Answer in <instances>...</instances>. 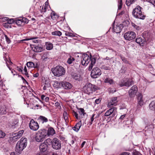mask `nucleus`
I'll return each instance as SVG.
<instances>
[{"mask_svg":"<svg viewBox=\"0 0 155 155\" xmlns=\"http://www.w3.org/2000/svg\"><path fill=\"white\" fill-rule=\"evenodd\" d=\"M137 91V87L136 85L132 87L128 91L129 95L131 97H134Z\"/></svg>","mask_w":155,"mask_h":155,"instance_id":"nucleus-14","label":"nucleus"},{"mask_svg":"<svg viewBox=\"0 0 155 155\" xmlns=\"http://www.w3.org/2000/svg\"><path fill=\"white\" fill-rule=\"evenodd\" d=\"M29 126L30 129L33 131L37 130L39 128L38 123L35 122L33 119L30 120Z\"/></svg>","mask_w":155,"mask_h":155,"instance_id":"nucleus-12","label":"nucleus"},{"mask_svg":"<svg viewBox=\"0 0 155 155\" xmlns=\"http://www.w3.org/2000/svg\"><path fill=\"white\" fill-rule=\"evenodd\" d=\"M49 98L48 97H45L44 99L46 102H48L49 101Z\"/></svg>","mask_w":155,"mask_h":155,"instance_id":"nucleus-59","label":"nucleus"},{"mask_svg":"<svg viewBox=\"0 0 155 155\" xmlns=\"http://www.w3.org/2000/svg\"><path fill=\"white\" fill-rule=\"evenodd\" d=\"M101 100L100 98L96 99L95 101V102L96 104H99L101 102Z\"/></svg>","mask_w":155,"mask_h":155,"instance_id":"nucleus-54","label":"nucleus"},{"mask_svg":"<svg viewBox=\"0 0 155 155\" xmlns=\"http://www.w3.org/2000/svg\"><path fill=\"white\" fill-rule=\"evenodd\" d=\"M23 74H25L28 77H29V76L28 75V74L27 72H23Z\"/></svg>","mask_w":155,"mask_h":155,"instance_id":"nucleus-64","label":"nucleus"},{"mask_svg":"<svg viewBox=\"0 0 155 155\" xmlns=\"http://www.w3.org/2000/svg\"><path fill=\"white\" fill-rule=\"evenodd\" d=\"M38 38L36 37H32L30 38H26L25 39H23V40H22V41H28V40H33L32 41L33 42H34V43H37L38 42V41H39V40H38V39L35 40V39Z\"/></svg>","mask_w":155,"mask_h":155,"instance_id":"nucleus-26","label":"nucleus"},{"mask_svg":"<svg viewBox=\"0 0 155 155\" xmlns=\"http://www.w3.org/2000/svg\"><path fill=\"white\" fill-rule=\"evenodd\" d=\"M120 57L121 59H122V61H123L125 62H127V60H126V58H125L124 57H122V55H120Z\"/></svg>","mask_w":155,"mask_h":155,"instance_id":"nucleus-53","label":"nucleus"},{"mask_svg":"<svg viewBox=\"0 0 155 155\" xmlns=\"http://www.w3.org/2000/svg\"><path fill=\"white\" fill-rule=\"evenodd\" d=\"M72 113L73 115L77 119L78 118V114L74 110H73L72 111Z\"/></svg>","mask_w":155,"mask_h":155,"instance_id":"nucleus-45","label":"nucleus"},{"mask_svg":"<svg viewBox=\"0 0 155 155\" xmlns=\"http://www.w3.org/2000/svg\"><path fill=\"white\" fill-rule=\"evenodd\" d=\"M27 144V138H21L16 144L15 151L19 154L21 153L22 151L26 147Z\"/></svg>","mask_w":155,"mask_h":155,"instance_id":"nucleus-3","label":"nucleus"},{"mask_svg":"<svg viewBox=\"0 0 155 155\" xmlns=\"http://www.w3.org/2000/svg\"><path fill=\"white\" fill-rule=\"evenodd\" d=\"M144 41V40L141 37L137 38L136 40V42L141 46L143 45Z\"/></svg>","mask_w":155,"mask_h":155,"instance_id":"nucleus-21","label":"nucleus"},{"mask_svg":"<svg viewBox=\"0 0 155 155\" xmlns=\"http://www.w3.org/2000/svg\"><path fill=\"white\" fill-rule=\"evenodd\" d=\"M33 47V51L36 52H39L43 51V48L41 45H35Z\"/></svg>","mask_w":155,"mask_h":155,"instance_id":"nucleus-16","label":"nucleus"},{"mask_svg":"<svg viewBox=\"0 0 155 155\" xmlns=\"http://www.w3.org/2000/svg\"><path fill=\"white\" fill-rule=\"evenodd\" d=\"M16 23L18 25H21L23 23V21L22 18L18 19L16 20Z\"/></svg>","mask_w":155,"mask_h":155,"instance_id":"nucleus-37","label":"nucleus"},{"mask_svg":"<svg viewBox=\"0 0 155 155\" xmlns=\"http://www.w3.org/2000/svg\"><path fill=\"white\" fill-rule=\"evenodd\" d=\"M101 68L105 70H110V68L109 66H106L105 65H102Z\"/></svg>","mask_w":155,"mask_h":155,"instance_id":"nucleus-46","label":"nucleus"},{"mask_svg":"<svg viewBox=\"0 0 155 155\" xmlns=\"http://www.w3.org/2000/svg\"><path fill=\"white\" fill-rule=\"evenodd\" d=\"M18 122L15 120H12L9 122L8 125L10 127H12L15 126Z\"/></svg>","mask_w":155,"mask_h":155,"instance_id":"nucleus-28","label":"nucleus"},{"mask_svg":"<svg viewBox=\"0 0 155 155\" xmlns=\"http://www.w3.org/2000/svg\"><path fill=\"white\" fill-rule=\"evenodd\" d=\"M39 74L38 73H36V74H34L33 75V76L34 77H38V76H39Z\"/></svg>","mask_w":155,"mask_h":155,"instance_id":"nucleus-62","label":"nucleus"},{"mask_svg":"<svg viewBox=\"0 0 155 155\" xmlns=\"http://www.w3.org/2000/svg\"><path fill=\"white\" fill-rule=\"evenodd\" d=\"M104 82L105 83H109L110 84L113 83V81L112 79L109 78L105 79L104 80Z\"/></svg>","mask_w":155,"mask_h":155,"instance_id":"nucleus-35","label":"nucleus"},{"mask_svg":"<svg viewBox=\"0 0 155 155\" xmlns=\"http://www.w3.org/2000/svg\"><path fill=\"white\" fill-rule=\"evenodd\" d=\"M143 96L141 94H139L137 96V100L138 104L142 106L143 105L144 102L143 100Z\"/></svg>","mask_w":155,"mask_h":155,"instance_id":"nucleus-18","label":"nucleus"},{"mask_svg":"<svg viewBox=\"0 0 155 155\" xmlns=\"http://www.w3.org/2000/svg\"><path fill=\"white\" fill-rule=\"evenodd\" d=\"M26 65L27 67L29 68H36V65L35 66V64L31 62H27Z\"/></svg>","mask_w":155,"mask_h":155,"instance_id":"nucleus-31","label":"nucleus"},{"mask_svg":"<svg viewBox=\"0 0 155 155\" xmlns=\"http://www.w3.org/2000/svg\"><path fill=\"white\" fill-rule=\"evenodd\" d=\"M134 84V81L131 79H129L127 80H123L121 81L119 84L120 87L125 86L129 87Z\"/></svg>","mask_w":155,"mask_h":155,"instance_id":"nucleus-11","label":"nucleus"},{"mask_svg":"<svg viewBox=\"0 0 155 155\" xmlns=\"http://www.w3.org/2000/svg\"><path fill=\"white\" fill-rule=\"evenodd\" d=\"M142 8L139 5L137 6L134 8L132 11V15L133 16L137 18L142 20L145 19L146 15L144 12H142Z\"/></svg>","mask_w":155,"mask_h":155,"instance_id":"nucleus-2","label":"nucleus"},{"mask_svg":"<svg viewBox=\"0 0 155 155\" xmlns=\"http://www.w3.org/2000/svg\"><path fill=\"white\" fill-rule=\"evenodd\" d=\"M136 37V33L132 31L127 32L124 35V37L125 39L128 41L132 40L135 38Z\"/></svg>","mask_w":155,"mask_h":155,"instance_id":"nucleus-10","label":"nucleus"},{"mask_svg":"<svg viewBox=\"0 0 155 155\" xmlns=\"http://www.w3.org/2000/svg\"><path fill=\"white\" fill-rule=\"evenodd\" d=\"M52 34L54 35L60 36L62 34L61 32L60 31H55L51 33Z\"/></svg>","mask_w":155,"mask_h":155,"instance_id":"nucleus-36","label":"nucleus"},{"mask_svg":"<svg viewBox=\"0 0 155 155\" xmlns=\"http://www.w3.org/2000/svg\"><path fill=\"white\" fill-rule=\"evenodd\" d=\"M137 0H126V4L127 6H130L131 4H133Z\"/></svg>","mask_w":155,"mask_h":155,"instance_id":"nucleus-32","label":"nucleus"},{"mask_svg":"<svg viewBox=\"0 0 155 155\" xmlns=\"http://www.w3.org/2000/svg\"><path fill=\"white\" fill-rule=\"evenodd\" d=\"M52 147L55 150H59L61 148V144L60 140L57 138H54L51 140Z\"/></svg>","mask_w":155,"mask_h":155,"instance_id":"nucleus-9","label":"nucleus"},{"mask_svg":"<svg viewBox=\"0 0 155 155\" xmlns=\"http://www.w3.org/2000/svg\"><path fill=\"white\" fill-rule=\"evenodd\" d=\"M117 97H114L111 99L110 101L107 104V107H112L113 106H115L117 104Z\"/></svg>","mask_w":155,"mask_h":155,"instance_id":"nucleus-15","label":"nucleus"},{"mask_svg":"<svg viewBox=\"0 0 155 155\" xmlns=\"http://www.w3.org/2000/svg\"><path fill=\"white\" fill-rule=\"evenodd\" d=\"M54 75L57 77H59L64 75L65 73L64 68L61 66H58L54 69L52 70Z\"/></svg>","mask_w":155,"mask_h":155,"instance_id":"nucleus-6","label":"nucleus"},{"mask_svg":"<svg viewBox=\"0 0 155 155\" xmlns=\"http://www.w3.org/2000/svg\"><path fill=\"white\" fill-rule=\"evenodd\" d=\"M11 72L14 75L17 74L16 72L15 71L13 70L11 71Z\"/></svg>","mask_w":155,"mask_h":155,"instance_id":"nucleus-60","label":"nucleus"},{"mask_svg":"<svg viewBox=\"0 0 155 155\" xmlns=\"http://www.w3.org/2000/svg\"><path fill=\"white\" fill-rule=\"evenodd\" d=\"M113 29L114 31L116 33H120L122 30L121 27L120 25L116 26V27H114Z\"/></svg>","mask_w":155,"mask_h":155,"instance_id":"nucleus-24","label":"nucleus"},{"mask_svg":"<svg viewBox=\"0 0 155 155\" xmlns=\"http://www.w3.org/2000/svg\"><path fill=\"white\" fill-rule=\"evenodd\" d=\"M55 105L59 109H60L61 108L60 104L58 102H56L55 103Z\"/></svg>","mask_w":155,"mask_h":155,"instance_id":"nucleus-48","label":"nucleus"},{"mask_svg":"<svg viewBox=\"0 0 155 155\" xmlns=\"http://www.w3.org/2000/svg\"><path fill=\"white\" fill-rule=\"evenodd\" d=\"M3 38H5V39L8 44H9L11 42V41L7 35L4 34L3 35Z\"/></svg>","mask_w":155,"mask_h":155,"instance_id":"nucleus-34","label":"nucleus"},{"mask_svg":"<svg viewBox=\"0 0 155 155\" xmlns=\"http://www.w3.org/2000/svg\"><path fill=\"white\" fill-rule=\"evenodd\" d=\"M96 59L95 58H92V55L91 53L89 55L87 54H84L82 56L81 62L83 65L87 66L91 61V63L88 67V70L91 71L95 63Z\"/></svg>","mask_w":155,"mask_h":155,"instance_id":"nucleus-1","label":"nucleus"},{"mask_svg":"<svg viewBox=\"0 0 155 155\" xmlns=\"http://www.w3.org/2000/svg\"><path fill=\"white\" fill-rule=\"evenodd\" d=\"M122 0H120L119 2V3L118 4V9H120V8H122Z\"/></svg>","mask_w":155,"mask_h":155,"instance_id":"nucleus-51","label":"nucleus"},{"mask_svg":"<svg viewBox=\"0 0 155 155\" xmlns=\"http://www.w3.org/2000/svg\"><path fill=\"white\" fill-rule=\"evenodd\" d=\"M74 60L75 59L73 57L70 56L69 58H68L67 61V62L69 64H71L72 63Z\"/></svg>","mask_w":155,"mask_h":155,"instance_id":"nucleus-33","label":"nucleus"},{"mask_svg":"<svg viewBox=\"0 0 155 155\" xmlns=\"http://www.w3.org/2000/svg\"><path fill=\"white\" fill-rule=\"evenodd\" d=\"M81 125V121H80L76 124L75 126L73 128V129L74 130L77 132L79 130Z\"/></svg>","mask_w":155,"mask_h":155,"instance_id":"nucleus-20","label":"nucleus"},{"mask_svg":"<svg viewBox=\"0 0 155 155\" xmlns=\"http://www.w3.org/2000/svg\"><path fill=\"white\" fill-rule=\"evenodd\" d=\"M63 116L64 117V118L66 121V120H68V114L66 111H64L63 114Z\"/></svg>","mask_w":155,"mask_h":155,"instance_id":"nucleus-43","label":"nucleus"},{"mask_svg":"<svg viewBox=\"0 0 155 155\" xmlns=\"http://www.w3.org/2000/svg\"><path fill=\"white\" fill-rule=\"evenodd\" d=\"M78 109L80 110V111H79L80 114H82L83 116H84L85 114H86V113H85L84 109L82 108H78Z\"/></svg>","mask_w":155,"mask_h":155,"instance_id":"nucleus-39","label":"nucleus"},{"mask_svg":"<svg viewBox=\"0 0 155 155\" xmlns=\"http://www.w3.org/2000/svg\"><path fill=\"white\" fill-rule=\"evenodd\" d=\"M24 131L23 130H22L19 131L18 133L15 134V136L14 137V138L15 139H18L20 138L22 135Z\"/></svg>","mask_w":155,"mask_h":155,"instance_id":"nucleus-25","label":"nucleus"},{"mask_svg":"<svg viewBox=\"0 0 155 155\" xmlns=\"http://www.w3.org/2000/svg\"><path fill=\"white\" fill-rule=\"evenodd\" d=\"M56 86V87L57 88H60L62 87V82L61 83L60 82H58L56 81L55 82L54 84Z\"/></svg>","mask_w":155,"mask_h":155,"instance_id":"nucleus-30","label":"nucleus"},{"mask_svg":"<svg viewBox=\"0 0 155 155\" xmlns=\"http://www.w3.org/2000/svg\"><path fill=\"white\" fill-rule=\"evenodd\" d=\"M7 24H8L7 23V22L6 23H4L3 24V26L5 27L8 28V27L9 26L7 25Z\"/></svg>","mask_w":155,"mask_h":155,"instance_id":"nucleus-61","label":"nucleus"},{"mask_svg":"<svg viewBox=\"0 0 155 155\" xmlns=\"http://www.w3.org/2000/svg\"><path fill=\"white\" fill-rule=\"evenodd\" d=\"M132 26H133L134 28H136L137 30H139L140 29V28L139 26L137 25L134 23H132Z\"/></svg>","mask_w":155,"mask_h":155,"instance_id":"nucleus-49","label":"nucleus"},{"mask_svg":"<svg viewBox=\"0 0 155 155\" xmlns=\"http://www.w3.org/2000/svg\"><path fill=\"white\" fill-rule=\"evenodd\" d=\"M5 136V134L0 130V138H3Z\"/></svg>","mask_w":155,"mask_h":155,"instance_id":"nucleus-50","label":"nucleus"},{"mask_svg":"<svg viewBox=\"0 0 155 155\" xmlns=\"http://www.w3.org/2000/svg\"><path fill=\"white\" fill-rule=\"evenodd\" d=\"M51 17L52 19L54 20L57 17V15L53 11L51 13Z\"/></svg>","mask_w":155,"mask_h":155,"instance_id":"nucleus-38","label":"nucleus"},{"mask_svg":"<svg viewBox=\"0 0 155 155\" xmlns=\"http://www.w3.org/2000/svg\"><path fill=\"white\" fill-rule=\"evenodd\" d=\"M111 108L106 111L104 114L105 116H108L111 114H112V117L115 116L117 112L116 108L115 107Z\"/></svg>","mask_w":155,"mask_h":155,"instance_id":"nucleus-13","label":"nucleus"},{"mask_svg":"<svg viewBox=\"0 0 155 155\" xmlns=\"http://www.w3.org/2000/svg\"><path fill=\"white\" fill-rule=\"evenodd\" d=\"M15 22V20L13 18L9 19L8 18V20H7V23L8 24H12Z\"/></svg>","mask_w":155,"mask_h":155,"instance_id":"nucleus-41","label":"nucleus"},{"mask_svg":"<svg viewBox=\"0 0 155 155\" xmlns=\"http://www.w3.org/2000/svg\"><path fill=\"white\" fill-rule=\"evenodd\" d=\"M125 114L123 115L120 117V119L123 120L124 119V118L125 117Z\"/></svg>","mask_w":155,"mask_h":155,"instance_id":"nucleus-63","label":"nucleus"},{"mask_svg":"<svg viewBox=\"0 0 155 155\" xmlns=\"http://www.w3.org/2000/svg\"><path fill=\"white\" fill-rule=\"evenodd\" d=\"M17 69L19 71L22 72V68L21 67H17Z\"/></svg>","mask_w":155,"mask_h":155,"instance_id":"nucleus-58","label":"nucleus"},{"mask_svg":"<svg viewBox=\"0 0 155 155\" xmlns=\"http://www.w3.org/2000/svg\"><path fill=\"white\" fill-rule=\"evenodd\" d=\"M95 89L94 85L89 83H87L84 87V92L88 94L95 91Z\"/></svg>","mask_w":155,"mask_h":155,"instance_id":"nucleus-7","label":"nucleus"},{"mask_svg":"<svg viewBox=\"0 0 155 155\" xmlns=\"http://www.w3.org/2000/svg\"><path fill=\"white\" fill-rule=\"evenodd\" d=\"M47 6L46 5H43L41 9V12H46L47 9Z\"/></svg>","mask_w":155,"mask_h":155,"instance_id":"nucleus-44","label":"nucleus"},{"mask_svg":"<svg viewBox=\"0 0 155 155\" xmlns=\"http://www.w3.org/2000/svg\"><path fill=\"white\" fill-rule=\"evenodd\" d=\"M72 76V78L75 80L79 81L81 80V76L78 74H74Z\"/></svg>","mask_w":155,"mask_h":155,"instance_id":"nucleus-27","label":"nucleus"},{"mask_svg":"<svg viewBox=\"0 0 155 155\" xmlns=\"http://www.w3.org/2000/svg\"><path fill=\"white\" fill-rule=\"evenodd\" d=\"M46 49L48 50L52 49L53 47V44L50 42H46L45 44Z\"/></svg>","mask_w":155,"mask_h":155,"instance_id":"nucleus-22","label":"nucleus"},{"mask_svg":"<svg viewBox=\"0 0 155 155\" xmlns=\"http://www.w3.org/2000/svg\"><path fill=\"white\" fill-rule=\"evenodd\" d=\"M149 108L150 110H155V101H152L149 105Z\"/></svg>","mask_w":155,"mask_h":155,"instance_id":"nucleus-29","label":"nucleus"},{"mask_svg":"<svg viewBox=\"0 0 155 155\" xmlns=\"http://www.w3.org/2000/svg\"><path fill=\"white\" fill-rule=\"evenodd\" d=\"M62 87L65 89H70L72 85L70 83L66 81L62 82Z\"/></svg>","mask_w":155,"mask_h":155,"instance_id":"nucleus-17","label":"nucleus"},{"mask_svg":"<svg viewBox=\"0 0 155 155\" xmlns=\"http://www.w3.org/2000/svg\"><path fill=\"white\" fill-rule=\"evenodd\" d=\"M101 70L99 68L96 67L93 68L91 72V75L93 78H96L101 75Z\"/></svg>","mask_w":155,"mask_h":155,"instance_id":"nucleus-8","label":"nucleus"},{"mask_svg":"<svg viewBox=\"0 0 155 155\" xmlns=\"http://www.w3.org/2000/svg\"><path fill=\"white\" fill-rule=\"evenodd\" d=\"M51 143V139L48 138L46 139L44 143H41L39 147L40 154L39 155H45L43 153H45L48 148V145Z\"/></svg>","mask_w":155,"mask_h":155,"instance_id":"nucleus-5","label":"nucleus"},{"mask_svg":"<svg viewBox=\"0 0 155 155\" xmlns=\"http://www.w3.org/2000/svg\"><path fill=\"white\" fill-rule=\"evenodd\" d=\"M23 21V22H24L26 23H28V20L25 18H22Z\"/></svg>","mask_w":155,"mask_h":155,"instance_id":"nucleus-52","label":"nucleus"},{"mask_svg":"<svg viewBox=\"0 0 155 155\" xmlns=\"http://www.w3.org/2000/svg\"><path fill=\"white\" fill-rule=\"evenodd\" d=\"M149 2L151 3L153 5H154L155 4V0H149Z\"/></svg>","mask_w":155,"mask_h":155,"instance_id":"nucleus-55","label":"nucleus"},{"mask_svg":"<svg viewBox=\"0 0 155 155\" xmlns=\"http://www.w3.org/2000/svg\"><path fill=\"white\" fill-rule=\"evenodd\" d=\"M47 135V130L45 129H40L39 130L35 137L36 140L38 142L43 141Z\"/></svg>","mask_w":155,"mask_h":155,"instance_id":"nucleus-4","label":"nucleus"},{"mask_svg":"<svg viewBox=\"0 0 155 155\" xmlns=\"http://www.w3.org/2000/svg\"><path fill=\"white\" fill-rule=\"evenodd\" d=\"M8 17H4L2 18V21H7L8 20Z\"/></svg>","mask_w":155,"mask_h":155,"instance_id":"nucleus-57","label":"nucleus"},{"mask_svg":"<svg viewBox=\"0 0 155 155\" xmlns=\"http://www.w3.org/2000/svg\"><path fill=\"white\" fill-rule=\"evenodd\" d=\"M65 35L66 36H69V37H73L74 36L73 34L71 33H70L68 31H65Z\"/></svg>","mask_w":155,"mask_h":155,"instance_id":"nucleus-42","label":"nucleus"},{"mask_svg":"<svg viewBox=\"0 0 155 155\" xmlns=\"http://www.w3.org/2000/svg\"><path fill=\"white\" fill-rule=\"evenodd\" d=\"M47 135L49 136L50 135H53L55 134V131L54 129L52 127H50L48 128L47 131Z\"/></svg>","mask_w":155,"mask_h":155,"instance_id":"nucleus-19","label":"nucleus"},{"mask_svg":"<svg viewBox=\"0 0 155 155\" xmlns=\"http://www.w3.org/2000/svg\"><path fill=\"white\" fill-rule=\"evenodd\" d=\"M95 115V114H93L91 118V121L89 122L90 124V125L92 124L93 123V122L94 120V117Z\"/></svg>","mask_w":155,"mask_h":155,"instance_id":"nucleus-47","label":"nucleus"},{"mask_svg":"<svg viewBox=\"0 0 155 155\" xmlns=\"http://www.w3.org/2000/svg\"><path fill=\"white\" fill-rule=\"evenodd\" d=\"M1 114H5L6 113V107L1 108L0 110Z\"/></svg>","mask_w":155,"mask_h":155,"instance_id":"nucleus-40","label":"nucleus"},{"mask_svg":"<svg viewBox=\"0 0 155 155\" xmlns=\"http://www.w3.org/2000/svg\"><path fill=\"white\" fill-rule=\"evenodd\" d=\"M38 119L40 121L42 124L48 121V119L46 117L42 116H40Z\"/></svg>","mask_w":155,"mask_h":155,"instance_id":"nucleus-23","label":"nucleus"},{"mask_svg":"<svg viewBox=\"0 0 155 155\" xmlns=\"http://www.w3.org/2000/svg\"><path fill=\"white\" fill-rule=\"evenodd\" d=\"M130 153L128 152H123L120 154V155H129Z\"/></svg>","mask_w":155,"mask_h":155,"instance_id":"nucleus-56","label":"nucleus"}]
</instances>
